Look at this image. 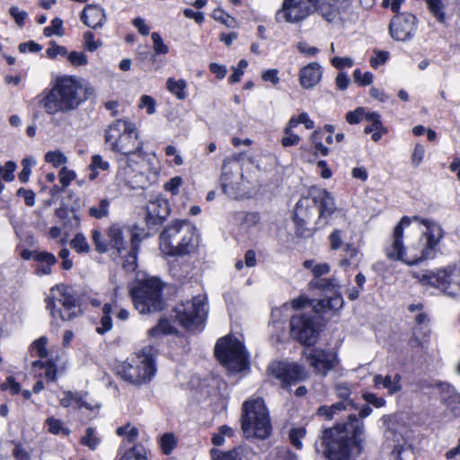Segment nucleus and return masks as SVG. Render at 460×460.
<instances>
[{
  "instance_id": "obj_27",
  "label": "nucleus",
  "mask_w": 460,
  "mask_h": 460,
  "mask_svg": "<svg viewBox=\"0 0 460 460\" xmlns=\"http://www.w3.org/2000/svg\"><path fill=\"white\" fill-rule=\"evenodd\" d=\"M131 122L124 119H118L111 123L105 131L104 139L105 143L108 144L111 149L113 148L115 143H117L121 136L128 131Z\"/></svg>"
},
{
  "instance_id": "obj_1",
  "label": "nucleus",
  "mask_w": 460,
  "mask_h": 460,
  "mask_svg": "<svg viewBox=\"0 0 460 460\" xmlns=\"http://www.w3.org/2000/svg\"><path fill=\"white\" fill-rule=\"evenodd\" d=\"M365 441V425L356 414L347 421L325 429L321 436L323 454L329 460H356Z\"/></svg>"
},
{
  "instance_id": "obj_29",
  "label": "nucleus",
  "mask_w": 460,
  "mask_h": 460,
  "mask_svg": "<svg viewBox=\"0 0 460 460\" xmlns=\"http://www.w3.org/2000/svg\"><path fill=\"white\" fill-rule=\"evenodd\" d=\"M402 376L399 374L394 376L376 375L373 378V382L376 387L382 385L388 391L389 394H394L402 390L401 385Z\"/></svg>"
},
{
  "instance_id": "obj_9",
  "label": "nucleus",
  "mask_w": 460,
  "mask_h": 460,
  "mask_svg": "<svg viewBox=\"0 0 460 460\" xmlns=\"http://www.w3.org/2000/svg\"><path fill=\"white\" fill-rule=\"evenodd\" d=\"M247 183L249 181H245L240 162L234 158L224 160L220 176L222 191L231 199H242L249 192Z\"/></svg>"
},
{
  "instance_id": "obj_47",
  "label": "nucleus",
  "mask_w": 460,
  "mask_h": 460,
  "mask_svg": "<svg viewBox=\"0 0 460 460\" xmlns=\"http://www.w3.org/2000/svg\"><path fill=\"white\" fill-rule=\"evenodd\" d=\"M46 424L48 426L49 432L54 435L63 433L67 436L69 434V430L63 427L61 420L58 419L49 417L46 420Z\"/></svg>"
},
{
  "instance_id": "obj_49",
  "label": "nucleus",
  "mask_w": 460,
  "mask_h": 460,
  "mask_svg": "<svg viewBox=\"0 0 460 460\" xmlns=\"http://www.w3.org/2000/svg\"><path fill=\"white\" fill-rule=\"evenodd\" d=\"M48 338L45 336H41L40 338L32 342V344L31 345V350L34 351L40 358H44L49 355V351L46 348Z\"/></svg>"
},
{
  "instance_id": "obj_21",
  "label": "nucleus",
  "mask_w": 460,
  "mask_h": 460,
  "mask_svg": "<svg viewBox=\"0 0 460 460\" xmlns=\"http://www.w3.org/2000/svg\"><path fill=\"white\" fill-rule=\"evenodd\" d=\"M170 208L167 200L157 197L151 200L146 207V223L150 226L161 224L169 215Z\"/></svg>"
},
{
  "instance_id": "obj_59",
  "label": "nucleus",
  "mask_w": 460,
  "mask_h": 460,
  "mask_svg": "<svg viewBox=\"0 0 460 460\" xmlns=\"http://www.w3.org/2000/svg\"><path fill=\"white\" fill-rule=\"evenodd\" d=\"M335 392L339 398L342 399V402H345L348 406H353L352 402L348 401L349 396L350 394V388L347 384L340 383L335 385Z\"/></svg>"
},
{
  "instance_id": "obj_57",
  "label": "nucleus",
  "mask_w": 460,
  "mask_h": 460,
  "mask_svg": "<svg viewBox=\"0 0 460 460\" xmlns=\"http://www.w3.org/2000/svg\"><path fill=\"white\" fill-rule=\"evenodd\" d=\"M67 60L74 66H85L88 63L87 56L84 52L71 51L67 54Z\"/></svg>"
},
{
  "instance_id": "obj_2",
  "label": "nucleus",
  "mask_w": 460,
  "mask_h": 460,
  "mask_svg": "<svg viewBox=\"0 0 460 460\" xmlns=\"http://www.w3.org/2000/svg\"><path fill=\"white\" fill-rule=\"evenodd\" d=\"M92 93L91 88H84L76 76H58L50 84L37 96L40 106L49 115L66 113L75 110L84 100L86 93Z\"/></svg>"
},
{
  "instance_id": "obj_19",
  "label": "nucleus",
  "mask_w": 460,
  "mask_h": 460,
  "mask_svg": "<svg viewBox=\"0 0 460 460\" xmlns=\"http://www.w3.org/2000/svg\"><path fill=\"white\" fill-rule=\"evenodd\" d=\"M186 223L187 221L184 220H173L162 232L160 235V248L164 253L172 255V252L176 248L175 245L182 234V229Z\"/></svg>"
},
{
  "instance_id": "obj_35",
  "label": "nucleus",
  "mask_w": 460,
  "mask_h": 460,
  "mask_svg": "<svg viewBox=\"0 0 460 460\" xmlns=\"http://www.w3.org/2000/svg\"><path fill=\"white\" fill-rule=\"evenodd\" d=\"M89 169L91 171L89 179L91 181H93L97 178L99 170L104 172L110 169V164L108 161L104 160L102 155H94L92 156Z\"/></svg>"
},
{
  "instance_id": "obj_61",
  "label": "nucleus",
  "mask_w": 460,
  "mask_h": 460,
  "mask_svg": "<svg viewBox=\"0 0 460 460\" xmlns=\"http://www.w3.org/2000/svg\"><path fill=\"white\" fill-rule=\"evenodd\" d=\"M58 177L63 188H66L75 180V172L63 167L58 173Z\"/></svg>"
},
{
  "instance_id": "obj_51",
  "label": "nucleus",
  "mask_w": 460,
  "mask_h": 460,
  "mask_svg": "<svg viewBox=\"0 0 460 460\" xmlns=\"http://www.w3.org/2000/svg\"><path fill=\"white\" fill-rule=\"evenodd\" d=\"M269 460H296V456L288 447H277L270 452Z\"/></svg>"
},
{
  "instance_id": "obj_7",
  "label": "nucleus",
  "mask_w": 460,
  "mask_h": 460,
  "mask_svg": "<svg viewBox=\"0 0 460 460\" xmlns=\"http://www.w3.org/2000/svg\"><path fill=\"white\" fill-rule=\"evenodd\" d=\"M46 308L54 320L72 321L82 314L81 306L72 288L57 285L50 289V296L46 299Z\"/></svg>"
},
{
  "instance_id": "obj_13",
  "label": "nucleus",
  "mask_w": 460,
  "mask_h": 460,
  "mask_svg": "<svg viewBox=\"0 0 460 460\" xmlns=\"http://www.w3.org/2000/svg\"><path fill=\"white\" fill-rule=\"evenodd\" d=\"M411 222V218L405 216L394 226L391 242L385 249V255L390 261H400L410 265V248H405L403 244V229L410 226Z\"/></svg>"
},
{
  "instance_id": "obj_8",
  "label": "nucleus",
  "mask_w": 460,
  "mask_h": 460,
  "mask_svg": "<svg viewBox=\"0 0 460 460\" xmlns=\"http://www.w3.org/2000/svg\"><path fill=\"white\" fill-rule=\"evenodd\" d=\"M412 276L421 285L434 287L447 296H455L460 292L459 270L456 266H447L436 272H413Z\"/></svg>"
},
{
  "instance_id": "obj_32",
  "label": "nucleus",
  "mask_w": 460,
  "mask_h": 460,
  "mask_svg": "<svg viewBox=\"0 0 460 460\" xmlns=\"http://www.w3.org/2000/svg\"><path fill=\"white\" fill-rule=\"evenodd\" d=\"M310 289H319L325 292H334L340 288L338 279L334 277L329 279H314L309 284Z\"/></svg>"
},
{
  "instance_id": "obj_58",
  "label": "nucleus",
  "mask_w": 460,
  "mask_h": 460,
  "mask_svg": "<svg viewBox=\"0 0 460 460\" xmlns=\"http://www.w3.org/2000/svg\"><path fill=\"white\" fill-rule=\"evenodd\" d=\"M84 47L88 51H95L102 46V41L94 40V34L92 31H85L84 33Z\"/></svg>"
},
{
  "instance_id": "obj_39",
  "label": "nucleus",
  "mask_w": 460,
  "mask_h": 460,
  "mask_svg": "<svg viewBox=\"0 0 460 460\" xmlns=\"http://www.w3.org/2000/svg\"><path fill=\"white\" fill-rule=\"evenodd\" d=\"M238 220L240 228L243 232H248L251 227L255 226L260 221V216L257 213H239Z\"/></svg>"
},
{
  "instance_id": "obj_23",
  "label": "nucleus",
  "mask_w": 460,
  "mask_h": 460,
  "mask_svg": "<svg viewBox=\"0 0 460 460\" xmlns=\"http://www.w3.org/2000/svg\"><path fill=\"white\" fill-rule=\"evenodd\" d=\"M311 195L315 200L320 218H325L336 210L333 198L325 190L312 189Z\"/></svg>"
},
{
  "instance_id": "obj_10",
  "label": "nucleus",
  "mask_w": 460,
  "mask_h": 460,
  "mask_svg": "<svg viewBox=\"0 0 460 460\" xmlns=\"http://www.w3.org/2000/svg\"><path fill=\"white\" fill-rule=\"evenodd\" d=\"M217 359L230 371L241 372L245 369L247 357L243 345L231 337L221 338L215 346Z\"/></svg>"
},
{
  "instance_id": "obj_22",
  "label": "nucleus",
  "mask_w": 460,
  "mask_h": 460,
  "mask_svg": "<svg viewBox=\"0 0 460 460\" xmlns=\"http://www.w3.org/2000/svg\"><path fill=\"white\" fill-rule=\"evenodd\" d=\"M323 76L322 66L317 62H312L299 71V83L305 89L317 85Z\"/></svg>"
},
{
  "instance_id": "obj_50",
  "label": "nucleus",
  "mask_w": 460,
  "mask_h": 460,
  "mask_svg": "<svg viewBox=\"0 0 460 460\" xmlns=\"http://www.w3.org/2000/svg\"><path fill=\"white\" fill-rule=\"evenodd\" d=\"M174 327L171 325L168 320H161L158 324L148 331L150 336H157L159 334H171L174 332Z\"/></svg>"
},
{
  "instance_id": "obj_15",
  "label": "nucleus",
  "mask_w": 460,
  "mask_h": 460,
  "mask_svg": "<svg viewBox=\"0 0 460 460\" xmlns=\"http://www.w3.org/2000/svg\"><path fill=\"white\" fill-rule=\"evenodd\" d=\"M269 372L280 382L282 387H288L293 383L303 381L308 377L305 367L296 363L273 362L269 367Z\"/></svg>"
},
{
  "instance_id": "obj_14",
  "label": "nucleus",
  "mask_w": 460,
  "mask_h": 460,
  "mask_svg": "<svg viewBox=\"0 0 460 460\" xmlns=\"http://www.w3.org/2000/svg\"><path fill=\"white\" fill-rule=\"evenodd\" d=\"M290 332L294 339L304 345H311L316 340V325L314 315L310 314H297L290 320Z\"/></svg>"
},
{
  "instance_id": "obj_6",
  "label": "nucleus",
  "mask_w": 460,
  "mask_h": 460,
  "mask_svg": "<svg viewBox=\"0 0 460 460\" xmlns=\"http://www.w3.org/2000/svg\"><path fill=\"white\" fill-rule=\"evenodd\" d=\"M162 289L163 284L157 278H148L136 283L130 288L135 308L140 314L161 311L164 306Z\"/></svg>"
},
{
  "instance_id": "obj_52",
  "label": "nucleus",
  "mask_w": 460,
  "mask_h": 460,
  "mask_svg": "<svg viewBox=\"0 0 460 460\" xmlns=\"http://www.w3.org/2000/svg\"><path fill=\"white\" fill-rule=\"evenodd\" d=\"M176 445V438L172 433H165L160 438V447L165 455L171 454Z\"/></svg>"
},
{
  "instance_id": "obj_54",
  "label": "nucleus",
  "mask_w": 460,
  "mask_h": 460,
  "mask_svg": "<svg viewBox=\"0 0 460 460\" xmlns=\"http://www.w3.org/2000/svg\"><path fill=\"white\" fill-rule=\"evenodd\" d=\"M61 36L64 34L63 31V21L59 18H55L51 21V25L44 29V35L46 37H51L52 35Z\"/></svg>"
},
{
  "instance_id": "obj_62",
  "label": "nucleus",
  "mask_w": 460,
  "mask_h": 460,
  "mask_svg": "<svg viewBox=\"0 0 460 460\" xmlns=\"http://www.w3.org/2000/svg\"><path fill=\"white\" fill-rule=\"evenodd\" d=\"M424 155H425L424 146L420 144L415 145L412 155H411V164L414 167H418L423 161Z\"/></svg>"
},
{
  "instance_id": "obj_3",
  "label": "nucleus",
  "mask_w": 460,
  "mask_h": 460,
  "mask_svg": "<svg viewBox=\"0 0 460 460\" xmlns=\"http://www.w3.org/2000/svg\"><path fill=\"white\" fill-rule=\"evenodd\" d=\"M241 428L246 438L264 439L270 436L271 423L261 398L249 399L243 403Z\"/></svg>"
},
{
  "instance_id": "obj_12",
  "label": "nucleus",
  "mask_w": 460,
  "mask_h": 460,
  "mask_svg": "<svg viewBox=\"0 0 460 460\" xmlns=\"http://www.w3.org/2000/svg\"><path fill=\"white\" fill-rule=\"evenodd\" d=\"M319 0H283L275 15L278 22L296 23L317 9Z\"/></svg>"
},
{
  "instance_id": "obj_38",
  "label": "nucleus",
  "mask_w": 460,
  "mask_h": 460,
  "mask_svg": "<svg viewBox=\"0 0 460 460\" xmlns=\"http://www.w3.org/2000/svg\"><path fill=\"white\" fill-rule=\"evenodd\" d=\"M187 84L184 80H174L173 78H169L167 80V89L174 94L179 100H184L187 97L185 88Z\"/></svg>"
},
{
  "instance_id": "obj_37",
  "label": "nucleus",
  "mask_w": 460,
  "mask_h": 460,
  "mask_svg": "<svg viewBox=\"0 0 460 460\" xmlns=\"http://www.w3.org/2000/svg\"><path fill=\"white\" fill-rule=\"evenodd\" d=\"M111 202L108 199H102L97 204L89 208V215L95 219H102L109 216Z\"/></svg>"
},
{
  "instance_id": "obj_31",
  "label": "nucleus",
  "mask_w": 460,
  "mask_h": 460,
  "mask_svg": "<svg viewBox=\"0 0 460 460\" xmlns=\"http://www.w3.org/2000/svg\"><path fill=\"white\" fill-rule=\"evenodd\" d=\"M106 234L110 239L109 245L116 250L119 253H121L126 250L125 242L123 237L122 228L118 225H111L107 230Z\"/></svg>"
},
{
  "instance_id": "obj_4",
  "label": "nucleus",
  "mask_w": 460,
  "mask_h": 460,
  "mask_svg": "<svg viewBox=\"0 0 460 460\" xmlns=\"http://www.w3.org/2000/svg\"><path fill=\"white\" fill-rule=\"evenodd\" d=\"M156 349L151 346H145L129 361L124 362L119 375L125 381L135 385L149 383L156 373L155 355Z\"/></svg>"
},
{
  "instance_id": "obj_16",
  "label": "nucleus",
  "mask_w": 460,
  "mask_h": 460,
  "mask_svg": "<svg viewBox=\"0 0 460 460\" xmlns=\"http://www.w3.org/2000/svg\"><path fill=\"white\" fill-rule=\"evenodd\" d=\"M416 30V17L410 13L396 14L390 22L389 32L396 40L405 41L412 39Z\"/></svg>"
},
{
  "instance_id": "obj_30",
  "label": "nucleus",
  "mask_w": 460,
  "mask_h": 460,
  "mask_svg": "<svg viewBox=\"0 0 460 460\" xmlns=\"http://www.w3.org/2000/svg\"><path fill=\"white\" fill-rule=\"evenodd\" d=\"M344 305V300L341 294H335L328 299L318 300L314 305V312L316 314L325 313L329 310L338 311Z\"/></svg>"
},
{
  "instance_id": "obj_63",
  "label": "nucleus",
  "mask_w": 460,
  "mask_h": 460,
  "mask_svg": "<svg viewBox=\"0 0 460 460\" xmlns=\"http://www.w3.org/2000/svg\"><path fill=\"white\" fill-rule=\"evenodd\" d=\"M331 63L335 68L341 70L346 67H351L354 64V61L351 58L349 57H334L332 58Z\"/></svg>"
},
{
  "instance_id": "obj_55",
  "label": "nucleus",
  "mask_w": 460,
  "mask_h": 460,
  "mask_svg": "<svg viewBox=\"0 0 460 460\" xmlns=\"http://www.w3.org/2000/svg\"><path fill=\"white\" fill-rule=\"evenodd\" d=\"M353 78L355 82L358 83L360 85L367 86L373 83L374 75L370 72L362 73V71L358 68L353 72Z\"/></svg>"
},
{
  "instance_id": "obj_20",
  "label": "nucleus",
  "mask_w": 460,
  "mask_h": 460,
  "mask_svg": "<svg viewBox=\"0 0 460 460\" xmlns=\"http://www.w3.org/2000/svg\"><path fill=\"white\" fill-rule=\"evenodd\" d=\"M142 144L138 140V134L136 130L135 125L131 123L128 131H126L119 140L115 143L113 152L120 153L128 157L131 154L140 153Z\"/></svg>"
},
{
  "instance_id": "obj_33",
  "label": "nucleus",
  "mask_w": 460,
  "mask_h": 460,
  "mask_svg": "<svg viewBox=\"0 0 460 460\" xmlns=\"http://www.w3.org/2000/svg\"><path fill=\"white\" fill-rule=\"evenodd\" d=\"M119 164L117 177L126 184H131L133 182L132 178L135 176V170L129 164L128 157L119 159Z\"/></svg>"
},
{
  "instance_id": "obj_41",
  "label": "nucleus",
  "mask_w": 460,
  "mask_h": 460,
  "mask_svg": "<svg viewBox=\"0 0 460 460\" xmlns=\"http://www.w3.org/2000/svg\"><path fill=\"white\" fill-rule=\"evenodd\" d=\"M91 238L96 252L105 253L109 251V243L98 229L92 231Z\"/></svg>"
},
{
  "instance_id": "obj_34",
  "label": "nucleus",
  "mask_w": 460,
  "mask_h": 460,
  "mask_svg": "<svg viewBox=\"0 0 460 460\" xmlns=\"http://www.w3.org/2000/svg\"><path fill=\"white\" fill-rule=\"evenodd\" d=\"M360 261L359 251L353 244L348 243L345 248V257L340 261V266L348 267L353 265L358 267Z\"/></svg>"
},
{
  "instance_id": "obj_17",
  "label": "nucleus",
  "mask_w": 460,
  "mask_h": 460,
  "mask_svg": "<svg viewBox=\"0 0 460 460\" xmlns=\"http://www.w3.org/2000/svg\"><path fill=\"white\" fill-rule=\"evenodd\" d=\"M316 209V203L314 197L311 195V190L309 191V196L301 198L295 208L294 211V222L297 227V233L300 235H304L305 234V226L307 224L308 220L314 214Z\"/></svg>"
},
{
  "instance_id": "obj_24",
  "label": "nucleus",
  "mask_w": 460,
  "mask_h": 460,
  "mask_svg": "<svg viewBox=\"0 0 460 460\" xmlns=\"http://www.w3.org/2000/svg\"><path fill=\"white\" fill-rule=\"evenodd\" d=\"M81 21L90 28H101L106 22L105 11L100 5L87 4L81 13Z\"/></svg>"
},
{
  "instance_id": "obj_46",
  "label": "nucleus",
  "mask_w": 460,
  "mask_h": 460,
  "mask_svg": "<svg viewBox=\"0 0 460 460\" xmlns=\"http://www.w3.org/2000/svg\"><path fill=\"white\" fill-rule=\"evenodd\" d=\"M306 435V430L304 427H294L289 431V439L292 446L296 449L303 447L301 439Z\"/></svg>"
},
{
  "instance_id": "obj_40",
  "label": "nucleus",
  "mask_w": 460,
  "mask_h": 460,
  "mask_svg": "<svg viewBox=\"0 0 460 460\" xmlns=\"http://www.w3.org/2000/svg\"><path fill=\"white\" fill-rule=\"evenodd\" d=\"M70 246L78 253H88L91 250L86 237L81 233L75 235L70 242Z\"/></svg>"
},
{
  "instance_id": "obj_11",
  "label": "nucleus",
  "mask_w": 460,
  "mask_h": 460,
  "mask_svg": "<svg viewBox=\"0 0 460 460\" xmlns=\"http://www.w3.org/2000/svg\"><path fill=\"white\" fill-rule=\"evenodd\" d=\"M207 310L205 296H195L176 308V319L179 323L190 332L199 330L206 317Z\"/></svg>"
},
{
  "instance_id": "obj_56",
  "label": "nucleus",
  "mask_w": 460,
  "mask_h": 460,
  "mask_svg": "<svg viewBox=\"0 0 460 460\" xmlns=\"http://www.w3.org/2000/svg\"><path fill=\"white\" fill-rule=\"evenodd\" d=\"M36 161L33 158L27 157L22 159V170L19 173V180L22 182H27L31 174V166L35 165Z\"/></svg>"
},
{
  "instance_id": "obj_64",
  "label": "nucleus",
  "mask_w": 460,
  "mask_h": 460,
  "mask_svg": "<svg viewBox=\"0 0 460 460\" xmlns=\"http://www.w3.org/2000/svg\"><path fill=\"white\" fill-rule=\"evenodd\" d=\"M364 117L365 109L362 107H358L355 111L347 113L346 120L349 124H358Z\"/></svg>"
},
{
  "instance_id": "obj_26",
  "label": "nucleus",
  "mask_w": 460,
  "mask_h": 460,
  "mask_svg": "<svg viewBox=\"0 0 460 460\" xmlns=\"http://www.w3.org/2000/svg\"><path fill=\"white\" fill-rule=\"evenodd\" d=\"M182 230V234L175 245L176 248H174L172 255L182 256L190 253L195 248L194 227L187 222Z\"/></svg>"
},
{
  "instance_id": "obj_43",
  "label": "nucleus",
  "mask_w": 460,
  "mask_h": 460,
  "mask_svg": "<svg viewBox=\"0 0 460 460\" xmlns=\"http://www.w3.org/2000/svg\"><path fill=\"white\" fill-rule=\"evenodd\" d=\"M118 460H147L144 448L141 446H134L125 451Z\"/></svg>"
},
{
  "instance_id": "obj_18",
  "label": "nucleus",
  "mask_w": 460,
  "mask_h": 460,
  "mask_svg": "<svg viewBox=\"0 0 460 460\" xmlns=\"http://www.w3.org/2000/svg\"><path fill=\"white\" fill-rule=\"evenodd\" d=\"M305 357L314 372L322 376H326L336 365V356L330 351L313 349L305 353Z\"/></svg>"
},
{
  "instance_id": "obj_36",
  "label": "nucleus",
  "mask_w": 460,
  "mask_h": 460,
  "mask_svg": "<svg viewBox=\"0 0 460 460\" xmlns=\"http://www.w3.org/2000/svg\"><path fill=\"white\" fill-rule=\"evenodd\" d=\"M347 404L345 402H339L331 406H321L317 410V415L324 417L327 420H332L335 414L347 410Z\"/></svg>"
},
{
  "instance_id": "obj_44",
  "label": "nucleus",
  "mask_w": 460,
  "mask_h": 460,
  "mask_svg": "<svg viewBox=\"0 0 460 460\" xmlns=\"http://www.w3.org/2000/svg\"><path fill=\"white\" fill-rule=\"evenodd\" d=\"M116 433L119 436L124 437L128 442H134L138 437V429L130 423L119 427Z\"/></svg>"
},
{
  "instance_id": "obj_45",
  "label": "nucleus",
  "mask_w": 460,
  "mask_h": 460,
  "mask_svg": "<svg viewBox=\"0 0 460 460\" xmlns=\"http://www.w3.org/2000/svg\"><path fill=\"white\" fill-rule=\"evenodd\" d=\"M151 38H152V40L154 43V50H155V54L152 55L151 59L153 61H155L156 55L167 54L169 52V48L167 45L164 44V42L159 33L153 32L151 35Z\"/></svg>"
},
{
  "instance_id": "obj_53",
  "label": "nucleus",
  "mask_w": 460,
  "mask_h": 460,
  "mask_svg": "<svg viewBox=\"0 0 460 460\" xmlns=\"http://www.w3.org/2000/svg\"><path fill=\"white\" fill-rule=\"evenodd\" d=\"M47 163L51 164L55 167L65 164L67 161L65 155L60 151H49L45 155Z\"/></svg>"
},
{
  "instance_id": "obj_60",
  "label": "nucleus",
  "mask_w": 460,
  "mask_h": 460,
  "mask_svg": "<svg viewBox=\"0 0 460 460\" xmlns=\"http://www.w3.org/2000/svg\"><path fill=\"white\" fill-rule=\"evenodd\" d=\"M441 392L442 399L448 403L449 400H453V395H459L456 394V389L449 384L439 383L438 384Z\"/></svg>"
},
{
  "instance_id": "obj_28",
  "label": "nucleus",
  "mask_w": 460,
  "mask_h": 460,
  "mask_svg": "<svg viewBox=\"0 0 460 460\" xmlns=\"http://www.w3.org/2000/svg\"><path fill=\"white\" fill-rule=\"evenodd\" d=\"M36 274L38 276L50 275L52 267L58 262L56 256L49 252L40 251L35 255Z\"/></svg>"
},
{
  "instance_id": "obj_5",
  "label": "nucleus",
  "mask_w": 460,
  "mask_h": 460,
  "mask_svg": "<svg viewBox=\"0 0 460 460\" xmlns=\"http://www.w3.org/2000/svg\"><path fill=\"white\" fill-rule=\"evenodd\" d=\"M411 221L421 224L426 230L421 234L417 243L410 248V265L417 264L424 260L434 259L438 251V245L444 237L442 227L435 221L413 216Z\"/></svg>"
},
{
  "instance_id": "obj_42",
  "label": "nucleus",
  "mask_w": 460,
  "mask_h": 460,
  "mask_svg": "<svg viewBox=\"0 0 460 460\" xmlns=\"http://www.w3.org/2000/svg\"><path fill=\"white\" fill-rule=\"evenodd\" d=\"M81 443L92 450H95L101 443V438L96 436L93 428H87L85 435L82 437Z\"/></svg>"
},
{
  "instance_id": "obj_25",
  "label": "nucleus",
  "mask_w": 460,
  "mask_h": 460,
  "mask_svg": "<svg viewBox=\"0 0 460 460\" xmlns=\"http://www.w3.org/2000/svg\"><path fill=\"white\" fill-rule=\"evenodd\" d=\"M213 460H252L255 452L248 447H237L232 450L219 452L211 450Z\"/></svg>"
},
{
  "instance_id": "obj_48",
  "label": "nucleus",
  "mask_w": 460,
  "mask_h": 460,
  "mask_svg": "<svg viewBox=\"0 0 460 460\" xmlns=\"http://www.w3.org/2000/svg\"><path fill=\"white\" fill-rule=\"evenodd\" d=\"M429 9L439 22H444L445 13L442 0H426Z\"/></svg>"
}]
</instances>
